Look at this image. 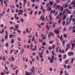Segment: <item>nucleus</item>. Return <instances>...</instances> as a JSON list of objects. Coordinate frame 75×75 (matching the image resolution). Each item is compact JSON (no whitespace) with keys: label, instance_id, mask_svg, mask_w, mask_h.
<instances>
[{"label":"nucleus","instance_id":"nucleus-16","mask_svg":"<svg viewBox=\"0 0 75 75\" xmlns=\"http://www.w3.org/2000/svg\"><path fill=\"white\" fill-rule=\"evenodd\" d=\"M67 17V16L66 15H64V17L63 18V20H65V18H66Z\"/></svg>","mask_w":75,"mask_h":75},{"label":"nucleus","instance_id":"nucleus-63","mask_svg":"<svg viewBox=\"0 0 75 75\" xmlns=\"http://www.w3.org/2000/svg\"><path fill=\"white\" fill-rule=\"evenodd\" d=\"M75 26H74L73 27V28H72V29H75Z\"/></svg>","mask_w":75,"mask_h":75},{"label":"nucleus","instance_id":"nucleus-55","mask_svg":"<svg viewBox=\"0 0 75 75\" xmlns=\"http://www.w3.org/2000/svg\"><path fill=\"white\" fill-rule=\"evenodd\" d=\"M39 41H41V42H42V39H41V40H40V39H39Z\"/></svg>","mask_w":75,"mask_h":75},{"label":"nucleus","instance_id":"nucleus-49","mask_svg":"<svg viewBox=\"0 0 75 75\" xmlns=\"http://www.w3.org/2000/svg\"><path fill=\"white\" fill-rule=\"evenodd\" d=\"M14 42V41L13 40V39H12L11 41V43H13Z\"/></svg>","mask_w":75,"mask_h":75},{"label":"nucleus","instance_id":"nucleus-59","mask_svg":"<svg viewBox=\"0 0 75 75\" xmlns=\"http://www.w3.org/2000/svg\"><path fill=\"white\" fill-rule=\"evenodd\" d=\"M21 21L22 22H23V21H24V20H23V18H21Z\"/></svg>","mask_w":75,"mask_h":75},{"label":"nucleus","instance_id":"nucleus-37","mask_svg":"<svg viewBox=\"0 0 75 75\" xmlns=\"http://www.w3.org/2000/svg\"><path fill=\"white\" fill-rule=\"evenodd\" d=\"M30 2H28V6H30Z\"/></svg>","mask_w":75,"mask_h":75},{"label":"nucleus","instance_id":"nucleus-61","mask_svg":"<svg viewBox=\"0 0 75 75\" xmlns=\"http://www.w3.org/2000/svg\"><path fill=\"white\" fill-rule=\"evenodd\" d=\"M4 32V29H2V31L1 32V33H3Z\"/></svg>","mask_w":75,"mask_h":75},{"label":"nucleus","instance_id":"nucleus-35","mask_svg":"<svg viewBox=\"0 0 75 75\" xmlns=\"http://www.w3.org/2000/svg\"><path fill=\"white\" fill-rule=\"evenodd\" d=\"M18 11H19V12L23 13V10H19Z\"/></svg>","mask_w":75,"mask_h":75},{"label":"nucleus","instance_id":"nucleus-30","mask_svg":"<svg viewBox=\"0 0 75 75\" xmlns=\"http://www.w3.org/2000/svg\"><path fill=\"white\" fill-rule=\"evenodd\" d=\"M36 58L38 61V60H39V58H38V56H36Z\"/></svg>","mask_w":75,"mask_h":75},{"label":"nucleus","instance_id":"nucleus-6","mask_svg":"<svg viewBox=\"0 0 75 75\" xmlns=\"http://www.w3.org/2000/svg\"><path fill=\"white\" fill-rule=\"evenodd\" d=\"M5 11H4L0 14V17H2L3 16V14H5Z\"/></svg>","mask_w":75,"mask_h":75},{"label":"nucleus","instance_id":"nucleus-53","mask_svg":"<svg viewBox=\"0 0 75 75\" xmlns=\"http://www.w3.org/2000/svg\"><path fill=\"white\" fill-rule=\"evenodd\" d=\"M64 50H62L60 52V53H64Z\"/></svg>","mask_w":75,"mask_h":75},{"label":"nucleus","instance_id":"nucleus-19","mask_svg":"<svg viewBox=\"0 0 75 75\" xmlns=\"http://www.w3.org/2000/svg\"><path fill=\"white\" fill-rule=\"evenodd\" d=\"M61 19H60L58 21V23L59 24V23H60L61 22Z\"/></svg>","mask_w":75,"mask_h":75},{"label":"nucleus","instance_id":"nucleus-15","mask_svg":"<svg viewBox=\"0 0 75 75\" xmlns=\"http://www.w3.org/2000/svg\"><path fill=\"white\" fill-rule=\"evenodd\" d=\"M39 54L40 57L41 58H42V55L41 54V52H40L39 53Z\"/></svg>","mask_w":75,"mask_h":75},{"label":"nucleus","instance_id":"nucleus-32","mask_svg":"<svg viewBox=\"0 0 75 75\" xmlns=\"http://www.w3.org/2000/svg\"><path fill=\"white\" fill-rule=\"evenodd\" d=\"M52 41L50 40L49 41V43L50 44H52Z\"/></svg>","mask_w":75,"mask_h":75},{"label":"nucleus","instance_id":"nucleus-45","mask_svg":"<svg viewBox=\"0 0 75 75\" xmlns=\"http://www.w3.org/2000/svg\"><path fill=\"white\" fill-rule=\"evenodd\" d=\"M13 50H12L11 51L10 54H12L13 53Z\"/></svg>","mask_w":75,"mask_h":75},{"label":"nucleus","instance_id":"nucleus-22","mask_svg":"<svg viewBox=\"0 0 75 75\" xmlns=\"http://www.w3.org/2000/svg\"><path fill=\"white\" fill-rule=\"evenodd\" d=\"M53 59H51V60L50 61V62L51 63H53Z\"/></svg>","mask_w":75,"mask_h":75},{"label":"nucleus","instance_id":"nucleus-52","mask_svg":"<svg viewBox=\"0 0 75 75\" xmlns=\"http://www.w3.org/2000/svg\"><path fill=\"white\" fill-rule=\"evenodd\" d=\"M69 48H68V47L66 48V49L65 50V51H68Z\"/></svg>","mask_w":75,"mask_h":75},{"label":"nucleus","instance_id":"nucleus-20","mask_svg":"<svg viewBox=\"0 0 75 75\" xmlns=\"http://www.w3.org/2000/svg\"><path fill=\"white\" fill-rule=\"evenodd\" d=\"M65 23V21H63L62 24L63 25H64Z\"/></svg>","mask_w":75,"mask_h":75},{"label":"nucleus","instance_id":"nucleus-47","mask_svg":"<svg viewBox=\"0 0 75 75\" xmlns=\"http://www.w3.org/2000/svg\"><path fill=\"white\" fill-rule=\"evenodd\" d=\"M54 55H53L52 57V59H54Z\"/></svg>","mask_w":75,"mask_h":75},{"label":"nucleus","instance_id":"nucleus-14","mask_svg":"<svg viewBox=\"0 0 75 75\" xmlns=\"http://www.w3.org/2000/svg\"><path fill=\"white\" fill-rule=\"evenodd\" d=\"M49 3H50V5L51 6V5H52V4H53V2H52V1H49Z\"/></svg>","mask_w":75,"mask_h":75},{"label":"nucleus","instance_id":"nucleus-4","mask_svg":"<svg viewBox=\"0 0 75 75\" xmlns=\"http://www.w3.org/2000/svg\"><path fill=\"white\" fill-rule=\"evenodd\" d=\"M54 33L56 34H59V31L58 30V29L54 30Z\"/></svg>","mask_w":75,"mask_h":75},{"label":"nucleus","instance_id":"nucleus-2","mask_svg":"<svg viewBox=\"0 0 75 75\" xmlns=\"http://www.w3.org/2000/svg\"><path fill=\"white\" fill-rule=\"evenodd\" d=\"M68 20H69V18L67 17L66 19V25H68L69 24H71V20L72 19L70 18L69 19V21H68Z\"/></svg>","mask_w":75,"mask_h":75},{"label":"nucleus","instance_id":"nucleus-9","mask_svg":"<svg viewBox=\"0 0 75 75\" xmlns=\"http://www.w3.org/2000/svg\"><path fill=\"white\" fill-rule=\"evenodd\" d=\"M59 48V46H57V47L56 48V52H58V49Z\"/></svg>","mask_w":75,"mask_h":75},{"label":"nucleus","instance_id":"nucleus-25","mask_svg":"<svg viewBox=\"0 0 75 75\" xmlns=\"http://www.w3.org/2000/svg\"><path fill=\"white\" fill-rule=\"evenodd\" d=\"M33 44L32 43L30 45L31 49L33 48Z\"/></svg>","mask_w":75,"mask_h":75},{"label":"nucleus","instance_id":"nucleus-58","mask_svg":"<svg viewBox=\"0 0 75 75\" xmlns=\"http://www.w3.org/2000/svg\"><path fill=\"white\" fill-rule=\"evenodd\" d=\"M65 30H66V28H64L63 30V31H65Z\"/></svg>","mask_w":75,"mask_h":75},{"label":"nucleus","instance_id":"nucleus-13","mask_svg":"<svg viewBox=\"0 0 75 75\" xmlns=\"http://www.w3.org/2000/svg\"><path fill=\"white\" fill-rule=\"evenodd\" d=\"M71 45H72V48H74V45H75V44L73 43H71Z\"/></svg>","mask_w":75,"mask_h":75},{"label":"nucleus","instance_id":"nucleus-3","mask_svg":"<svg viewBox=\"0 0 75 75\" xmlns=\"http://www.w3.org/2000/svg\"><path fill=\"white\" fill-rule=\"evenodd\" d=\"M67 54L69 57H71V55H74V52H68Z\"/></svg>","mask_w":75,"mask_h":75},{"label":"nucleus","instance_id":"nucleus-41","mask_svg":"<svg viewBox=\"0 0 75 75\" xmlns=\"http://www.w3.org/2000/svg\"><path fill=\"white\" fill-rule=\"evenodd\" d=\"M62 57V54H60L58 56V57H59V58H61V57Z\"/></svg>","mask_w":75,"mask_h":75},{"label":"nucleus","instance_id":"nucleus-57","mask_svg":"<svg viewBox=\"0 0 75 75\" xmlns=\"http://www.w3.org/2000/svg\"><path fill=\"white\" fill-rule=\"evenodd\" d=\"M42 4H43V5H44V4H45V2H42Z\"/></svg>","mask_w":75,"mask_h":75},{"label":"nucleus","instance_id":"nucleus-50","mask_svg":"<svg viewBox=\"0 0 75 75\" xmlns=\"http://www.w3.org/2000/svg\"><path fill=\"white\" fill-rule=\"evenodd\" d=\"M5 68L6 69V70H8V68H7V67H5Z\"/></svg>","mask_w":75,"mask_h":75},{"label":"nucleus","instance_id":"nucleus-31","mask_svg":"<svg viewBox=\"0 0 75 75\" xmlns=\"http://www.w3.org/2000/svg\"><path fill=\"white\" fill-rule=\"evenodd\" d=\"M8 37L7 35H6L5 37V39H7Z\"/></svg>","mask_w":75,"mask_h":75},{"label":"nucleus","instance_id":"nucleus-11","mask_svg":"<svg viewBox=\"0 0 75 75\" xmlns=\"http://www.w3.org/2000/svg\"><path fill=\"white\" fill-rule=\"evenodd\" d=\"M66 47H67V48H70V45H69V43H68L66 45Z\"/></svg>","mask_w":75,"mask_h":75},{"label":"nucleus","instance_id":"nucleus-54","mask_svg":"<svg viewBox=\"0 0 75 75\" xmlns=\"http://www.w3.org/2000/svg\"><path fill=\"white\" fill-rule=\"evenodd\" d=\"M24 16H25V17H26L27 16V15L26 13L24 14Z\"/></svg>","mask_w":75,"mask_h":75},{"label":"nucleus","instance_id":"nucleus-28","mask_svg":"<svg viewBox=\"0 0 75 75\" xmlns=\"http://www.w3.org/2000/svg\"><path fill=\"white\" fill-rule=\"evenodd\" d=\"M37 11H36L34 12L35 15H37Z\"/></svg>","mask_w":75,"mask_h":75},{"label":"nucleus","instance_id":"nucleus-8","mask_svg":"<svg viewBox=\"0 0 75 75\" xmlns=\"http://www.w3.org/2000/svg\"><path fill=\"white\" fill-rule=\"evenodd\" d=\"M47 11H49L50 10H51V8L50 7V6H49L48 7H47Z\"/></svg>","mask_w":75,"mask_h":75},{"label":"nucleus","instance_id":"nucleus-5","mask_svg":"<svg viewBox=\"0 0 75 75\" xmlns=\"http://www.w3.org/2000/svg\"><path fill=\"white\" fill-rule=\"evenodd\" d=\"M54 35L53 33L52 32H50V33L49 35H48V37H50V36H53Z\"/></svg>","mask_w":75,"mask_h":75},{"label":"nucleus","instance_id":"nucleus-26","mask_svg":"<svg viewBox=\"0 0 75 75\" xmlns=\"http://www.w3.org/2000/svg\"><path fill=\"white\" fill-rule=\"evenodd\" d=\"M68 59H67L66 61V62H65V64H67V63H68Z\"/></svg>","mask_w":75,"mask_h":75},{"label":"nucleus","instance_id":"nucleus-36","mask_svg":"<svg viewBox=\"0 0 75 75\" xmlns=\"http://www.w3.org/2000/svg\"><path fill=\"white\" fill-rule=\"evenodd\" d=\"M71 1L70 0H69L68 1L67 3H71Z\"/></svg>","mask_w":75,"mask_h":75},{"label":"nucleus","instance_id":"nucleus-23","mask_svg":"<svg viewBox=\"0 0 75 75\" xmlns=\"http://www.w3.org/2000/svg\"><path fill=\"white\" fill-rule=\"evenodd\" d=\"M58 14V11H56L55 14H54V16H57V14Z\"/></svg>","mask_w":75,"mask_h":75},{"label":"nucleus","instance_id":"nucleus-51","mask_svg":"<svg viewBox=\"0 0 75 75\" xmlns=\"http://www.w3.org/2000/svg\"><path fill=\"white\" fill-rule=\"evenodd\" d=\"M59 61H60V62H62V59L61 58L59 59Z\"/></svg>","mask_w":75,"mask_h":75},{"label":"nucleus","instance_id":"nucleus-18","mask_svg":"<svg viewBox=\"0 0 75 75\" xmlns=\"http://www.w3.org/2000/svg\"><path fill=\"white\" fill-rule=\"evenodd\" d=\"M42 44L43 45L45 46L46 45V43L45 42H44L42 43Z\"/></svg>","mask_w":75,"mask_h":75},{"label":"nucleus","instance_id":"nucleus-42","mask_svg":"<svg viewBox=\"0 0 75 75\" xmlns=\"http://www.w3.org/2000/svg\"><path fill=\"white\" fill-rule=\"evenodd\" d=\"M52 48H54V47H55V45H54L53 44L52 45Z\"/></svg>","mask_w":75,"mask_h":75},{"label":"nucleus","instance_id":"nucleus-62","mask_svg":"<svg viewBox=\"0 0 75 75\" xmlns=\"http://www.w3.org/2000/svg\"><path fill=\"white\" fill-rule=\"evenodd\" d=\"M28 29H26V33H28Z\"/></svg>","mask_w":75,"mask_h":75},{"label":"nucleus","instance_id":"nucleus-1","mask_svg":"<svg viewBox=\"0 0 75 75\" xmlns=\"http://www.w3.org/2000/svg\"><path fill=\"white\" fill-rule=\"evenodd\" d=\"M63 6H61V11H62L63 10H64V8H63V7H64V8H67V6H68V5H67V3H65V4H63Z\"/></svg>","mask_w":75,"mask_h":75},{"label":"nucleus","instance_id":"nucleus-43","mask_svg":"<svg viewBox=\"0 0 75 75\" xmlns=\"http://www.w3.org/2000/svg\"><path fill=\"white\" fill-rule=\"evenodd\" d=\"M16 31H17V32H18V33H20V30H17Z\"/></svg>","mask_w":75,"mask_h":75},{"label":"nucleus","instance_id":"nucleus-64","mask_svg":"<svg viewBox=\"0 0 75 75\" xmlns=\"http://www.w3.org/2000/svg\"><path fill=\"white\" fill-rule=\"evenodd\" d=\"M50 70V71H52V68H50V69H49Z\"/></svg>","mask_w":75,"mask_h":75},{"label":"nucleus","instance_id":"nucleus-48","mask_svg":"<svg viewBox=\"0 0 75 75\" xmlns=\"http://www.w3.org/2000/svg\"><path fill=\"white\" fill-rule=\"evenodd\" d=\"M71 67L70 66H67V68H69Z\"/></svg>","mask_w":75,"mask_h":75},{"label":"nucleus","instance_id":"nucleus-7","mask_svg":"<svg viewBox=\"0 0 75 75\" xmlns=\"http://www.w3.org/2000/svg\"><path fill=\"white\" fill-rule=\"evenodd\" d=\"M61 7V5H57L55 7L56 8H58L59 9V8H60V7Z\"/></svg>","mask_w":75,"mask_h":75},{"label":"nucleus","instance_id":"nucleus-44","mask_svg":"<svg viewBox=\"0 0 75 75\" xmlns=\"http://www.w3.org/2000/svg\"><path fill=\"white\" fill-rule=\"evenodd\" d=\"M1 4L2 5H3V1H1Z\"/></svg>","mask_w":75,"mask_h":75},{"label":"nucleus","instance_id":"nucleus-12","mask_svg":"<svg viewBox=\"0 0 75 75\" xmlns=\"http://www.w3.org/2000/svg\"><path fill=\"white\" fill-rule=\"evenodd\" d=\"M15 28L17 29V30H18V25L17 24V25H15Z\"/></svg>","mask_w":75,"mask_h":75},{"label":"nucleus","instance_id":"nucleus-24","mask_svg":"<svg viewBox=\"0 0 75 75\" xmlns=\"http://www.w3.org/2000/svg\"><path fill=\"white\" fill-rule=\"evenodd\" d=\"M64 11H69V10L68 9H66L64 10Z\"/></svg>","mask_w":75,"mask_h":75},{"label":"nucleus","instance_id":"nucleus-46","mask_svg":"<svg viewBox=\"0 0 75 75\" xmlns=\"http://www.w3.org/2000/svg\"><path fill=\"white\" fill-rule=\"evenodd\" d=\"M75 18H73L72 19V21L74 22V21H75Z\"/></svg>","mask_w":75,"mask_h":75},{"label":"nucleus","instance_id":"nucleus-34","mask_svg":"<svg viewBox=\"0 0 75 75\" xmlns=\"http://www.w3.org/2000/svg\"><path fill=\"white\" fill-rule=\"evenodd\" d=\"M22 12H18V14L19 16H20V14H21H21H22Z\"/></svg>","mask_w":75,"mask_h":75},{"label":"nucleus","instance_id":"nucleus-21","mask_svg":"<svg viewBox=\"0 0 75 75\" xmlns=\"http://www.w3.org/2000/svg\"><path fill=\"white\" fill-rule=\"evenodd\" d=\"M26 75H30V74L28 72H26Z\"/></svg>","mask_w":75,"mask_h":75},{"label":"nucleus","instance_id":"nucleus-38","mask_svg":"<svg viewBox=\"0 0 75 75\" xmlns=\"http://www.w3.org/2000/svg\"><path fill=\"white\" fill-rule=\"evenodd\" d=\"M11 59H12V60H14L15 59L13 57V56H12L11 57Z\"/></svg>","mask_w":75,"mask_h":75},{"label":"nucleus","instance_id":"nucleus-40","mask_svg":"<svg viewBox=\"0 0 75 75\" xmlns=\"http://www.w3.org/2000/svg\"><path fill=\"white\" fill-rule=\"evenodd\" d=\"M57 57H55V58H54V61H56V60H57Z\"/></svg>","mask_w":75,"mask_h":75},{"label":"nucleus","instance_id":"nucleus-10","mask_svg":"<svg viewBox=\"0 0 75 75\" xmlns=\"http://www.w3.org/2000/svg\"><path fill=\"white\" fill-rule=\"evenodd\" d=\"M59 38L60 39V41H62V35H61V37H59Z\"/></svg>","mask_w":75,"mask_h":75},{"label":"nucleus","instance_id":"nucleus-60","mask_svg":"<svg viewBox=\"0 0 75 75\" xmlns=\"http://www.w3.org/2000/svg\"><path fill=\"white\" fill-rule=\"evenodd\" d=\"M55 10H53L52 12L53 14H54V13H55Z\"/></svg>","mask_w":75,"mask_h":75},{"label":"nucleus","instance_id":"nucleus-33","mask_svg":"<svg viewBox=\"0 0 75 75\" xmlns=\"http://www.w3.org/2000/svg\"><path fill=\"white\" fill-rule=\"evenodd\" d=\"M30 40H31V39H29L28 40V43H30V42H31V41H30Z\"/></svg>","mask_w":75,"mask_h":75},{"label":"nucleus","instance_id":"nucleus-56","mask_svg":"<svg viewBox=\"0 0 75 75\" xmlns=\"http://www.w3.org/2000/svg\"><path fill=\"white\" fill-rule=\"evenodd\" d=\"M64 67L65 68H67V66H66V65L65 64L64 65Z\"/></svg>","mask_w":75,"mask_h":75},{"label":"nucleus","instance_id":"nucleus-17","mask_svg":"<svg viewBox=\"0 0 75 75\" xmlns=\"http://www.w3.org/2000/svg\"><path fill=\"white\" fill-rule=\"evenodd\" d=\"M74 59H75L74 58H72L71 59V62L72 64H73V61H74Z\"/></svg>","mask_w":75,"mask_h":75},{"label":"nucleus","instance_id":"nucleus-27","mask_svg":"<svg viewBox=\"0 0 75 75\" xmlns=\"http://www.w3.org/2000/svg\"><path fill=\"white\" fill-rule=\"evenodd\" d=\"M33 10H31V11L30 13V15H31V14H32V13H33Z\"/></svg>","mask_w":75,"mask_h":75},{"label":"nucleus","instance_id":"nucleus-39","mask_svg":"<svg viewBox=\"0 0 75 75\" xmlns=\"http://www.w3.org/2000/svg\"><path fill=\"white\" fill-rule=\"evenodd\" d=\"M63 35L64 37H65V38L67 37V35L66 34H64Z\"/></svg>","mask_w":75,"mask_h":75},{"label":"nucleus","instance_id":"nucleus-29","mask_svg":"<svg viewBox=\"0 0 75 75\" xmlns=\"http://www.w3.org/2000/svg\"><path fill=\"white\" fill-rule=\"evenodd\" d=\"M49 6V4H48V3H47L46 4L47 7H49V6Z\"/></svg>","mask_w":75,"mask_h":75}]
</instances>
